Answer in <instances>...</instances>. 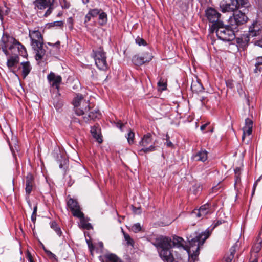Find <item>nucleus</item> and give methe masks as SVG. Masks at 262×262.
Segmentation results:
<instances>
[{
    "label": "nucleus",
    "instance_id": "f257e3e1",
    "mask_svg": "<svg viewBox=\"0 0 262 262\" xmlns=\"http://www.w3.org/2000/svg\"><path fill=\"white\" fill-rule=\"evenodd\" d=\"M153 244L164 262H178L179 260L182 259L181 254L172 249L171 238L166 236L158 237Z\"/></svg>",
    "mask_w": 262,
    "mask_h": 262
},
{
    "label": "nucleus",
    "instance_id": "f03ea898",
    "mask_svg": "<svg viewBox=\"0 0 262 262\" xmlns=\"http://www.w3.org/2000/svg\"><path fill=\"white\" fill-rule=\"evenodd\" d=\"M210 232L208 230L201 233L195 232L193 236H190L187 238L189 242L188 247L190 249V253H187L189 257L195 260L199 254V250L205 241L210 235Z\"/></svg>",
    "mask_w": 262,
    "mask_h": 262
},
{
    "label": "nucleus",
    "instance_id": "7ed1b4c3",
    "mask_svg": "<svg viewBox=\"0 0 262 262\" xmlns=\"http://www.w3.org/2000/svg\"><path fill=\"white\" fill-rule=\"evenodd\" d=\"M205 15L209 23L210 33L226 32V25L220 19L221 14L215 9L208 8L205 10Z\"/></svg>",
    "mask_w": 262,
    "mask_h": 262
},
{
    "label": "nucleus",
    "instance_id": "20e7f679",
    "mask_svg": "<svg viewBox=\"0 0 262 262\" xmlns=\"http://www.w3.org/2000/svg\"><path fill=\"white\" fill-rule=\"evenodd\" d=\"M248 11V9H246L244 11L239 10L233 13V16L229 18L228 24L226 25V31L237 32L238 26L245 23L248 20L245 15L246 12Z\"/></svg>",
    "mask_w": 262,
    "mask_h": 262
},
{
    "label": "nucleus",
    "instance_id": "39448f33",
    "mask_svg": "<svg viewBox=\"0 0 262 262\" xmlns=\"http://www.w3.org/2000/svg\"><path fill=\"white\" fill-rule=\"evenodd\" d=\"M31 40V46L35 54L36 60L43 59L46 55L47 46H43V39L41 34H29Z\"/></svg>",
    "mask_w": 262,
    "mask_h": 262
},
{
    "label": "nucleus",
    "instance_id": "423d86ee",
    "mask_svg": "<svg viewBox=\"0 0 262 262\" xmlns=\"http://www.w3.org/2000/svg\"><path fill=\"white\" fill-rule=\"evenodd\" d=\"M95 64L98 69L101 70H106L108 64L106 62V52L103 51L102 47L93 50V55Z\"/></svg>",
    "mask_w": 262,
    "mask_h": 262
},
{
    "label": "nucleus",
    "instance_id": "0eeeda50",
    "mask_svg": "<svg viewBox=\"0 0 262 262\" xmlns=\"http://www.w3.org/2000/svg\"><path fill=\"white\" fill-rule=\"evenodd\" d=\"M67 205L74 217H83V213L81 211L80 206L76 200L70 198L67 200Z\"/></svg>",
    "mask_w": 262,
    "mask_h": 262
},
{
    "label": "nucleus",
    "instance_id": "6e6552de",
    "mask_svg": "<svg viewBox=\"0 0 262 262\" xmlns=\"http://www.w3.org/2000/svg\"><path fill=\"white\" fill-rule=\"evenodd\" d=\"M152 58L151 54L146 52L143 53L141 55L139 54L134 55L132 58V62L135 65L140 66L146 62H149Z\"/></svg>",
    "mask_w": 262,
    "mask_h": 262
},
{
    "label": "nucleus",
    "instance_id": "1a4fd4ad",
    "mask_svg": "<svg viewBox=\"0 0 262 262\" xmlns=\"http://www.w3.org/2000/svg\"><path fill=\"white\" fill-rule=\"evenodd\" d=\"M26 195L29 198L30 194L36 188L35 179L33 175L29 172L27 173L24 181Z\"/></svg>",
    "mask_w": 262,
    "mask_h": 262
},
{
    "label": "nucleus",
    "instance_id": "9d476101",
    "mask_svg": "<svg viewBox=\"0 0 262 262\" xmlns=\"http://www.w3.org/2000/svg\"><path fill=\"white\" fill-rule=\"evenodd\" d=\"M220 7L223 12H233L239 9L235 0H223L220 4Z\"/></svg>",
    "mask_w": 262,
    "mask_h": 262
},
{
    "label": "nucleus",
    "instance_id": "9b49d317",
    "mask_svg": "<svg viewBox=\"0 0 262 262\" xmlns=\"http://www.w3.org/2000/svg\"><path fill=\"white\" fill-rule=\"evenodd\" d=\"M172 247H177L179 249H183L186 251L187 253H190V249L188 247V245H186V241L182 237L174 235L171 238Z\"/></svg>",
    "mask_w": 262,
    "mask_h": 262
},
{
    "label": "nucleus",
    "instance_id": "f8f14e48",
    "mask_svg": "<svg viewBox=\"0 0 262 262\" xmlns=\"http://www.w3.org/2000/svg\"><path fill=\"white\" fill-rule=\"evenodd\" d=\"M211 213L210 204L206 203L202 205L199 209H194L191 215L194 217L203 218L206 215Z\"/></svg>",
    "mask_w": 262,
    "mask_h": 262
},
{
    "label": "nucleus",
    "instance_id": "ddd939ff",
    "mask_svg": "<svg viewBox=\"0 0 262 262\" xmlns=\"http://www.w3.org/2000/svg\"><path fill=\"white\" fill-rule=\"evenodd\" d=\"M1 42L4 45L9 47V50H12L15 48V45H16V42L18 41L10 34H3Z\"/></svg>",
    "mask_w": 262,
    "mask_h": 262
},
{
    "label": "nucleus",
    "instance_id": "4468645a",
    "mask_svg": "<svg viewBox=\"0 0 262 262\" xmlns=\"http://www.w3.org/2000/svg\"><path fill=\"white\" fill-rule=\"evenodd\" d=\"M47 78L49 82L51 83L52 86L55 87L58 90L62 81L61 77L59 75H56L54 73L51 72L48 75Z\"/></svg>",
    "mask_w": 262,
    "mask_h": 262
},
{
    "label": "nucleus",
    "instance_id": "2eb2a0df",
    "mask_svg": "<svg viewBox=\"0 0 262 262\" xmlns=\"http://www.w3.org/2000/svg\"><path fill=\"white\" fill-rule=\"evenodd\" d=\"M245 125L243 128L242 140H244L246 135L249 136L252 134L253 122L251 119L248 118L245 119Z\"/></svg>",
    "mask_w": 262,
    "mask_h": 262
},
{
    "label": "nucleus",
    "instance_id": "dca6fc26",
    "mask_svg": "<svg viewBox=\"0 0 262 262\" xmlns=\"http://www.w3.org/2000/svg\"><path fill=\"white\" fill-rule=\"evenodd\" d=\"M250 34L243 35L241 37H235L237 46L243 49L246 48L249 41Z\"/></svg>",
    "mask_w": 262,
    "mask_h": 262
},
{
    "label": "nucleus",
    "instance_id": "f3484780",
    "mask_svg": "<svg viewBox=\"0 0 262 262\" xmlns=\"http://www.w3.org/2000/svg\"><path fill=\"white\" fill-rule=\"evenodd\" d=\"M91 133L92 136L96 140V141L101 143L103 141L102 135L101 134V129L98 125H95L91 127Z\"/></svg>",
    "mask_w": 262,
    "mask_h": 262
},
{
    "label": "nucleus",
    "instance_id": "a211bd4d",
    "mask_svg": "<svg viewBox=\"0 0 262 262\" xmlns=\"http://www.w3.org/2000/svg\"><path fill=\"white\" fill-rule=\"evenodd\" d=\"M19 61V57L17 55H14L9 56L7 59V66L12 71V68L15 67Z\"/></svg>",
    "mask_w": 262,
    "mask_h": 262
},
{
    "label": "nucleus",
    "instance_id": "6ab92c4d",
    "mask_svg": "<svg viewBox=\"0 0 262 262\" xmlns=\"http://www.w3.org/2000/svg\"><path fill=\"white\" fill-rule=\"evenodd\" d=\"M53 2H51V0H36L33 2L34 5L36 8L38 9H45Z\"/></svg>",
    "mask_w": 262,
    "mask_h": 262
},
{
    "label": "nucleus",
    "instance_id": "aec40b11",
    "mask_svg": "<svg viewBox=\"0 0 262 262\" xmlns=\"http://www.w3.org/2000/svg\"><path fill=\"white\" fill-rule=\"evenodd\" d=\"M81 103L83 104V105H87L88 106V102L84 100L82 95L78 94L73 99V104L74 107H80Z\"/></svg>",
    "mask_w": 262,
    "mask_h": 262
},
{
    "label": "nucleus",
    "instance_id": "412c9836",
    "mask_svg": "<svg viewBox=\"0 0 262 262\" xmlns=\"http://www.w3.org/2000/svg\"><path fill=\"white\" fill-rule=\"evenodd\" d=\"M22 69L21 74L24 78H25L32 70V66L29 61L22 62L20 64Z\"/></svg>",
    "mask_w": 262,
    "mask_h": 262
},
{
    "label": "nucleus",
    "instance_id": "4be33fe9",
    "mask_svg": "<svg viewBox=\"0 0 262 262\" xmlns=\"http://www.w3.org/2000/svg\"><path fill=\"white\" fill-rule=\"evenodd\" d=\"M262 32V24L258 21H254L249 27V33Z\"/></svg>",
    "mask_w": 262,
    "mask_h": 262
},
{
    "label": "nucleus",
    "instance_id": "5701e85b",
    "mask_svg": "<svg viewBox=\"0 0 262 262\" xmlns=\"http://www.w3.org/2000/svg\"><path fill=\"white\" fill-rule=\"evenodd\" d=\"M217 38L224 41L230 42L235 39V34H216Z\"/></svg>",
    "mask_w": 262,
    "mask_h": 262
},
{
    "label": "nucleus",
    "instance_id": "b1692460",
    "mask_svg": "<svg viewBox=\"0 0 262 262\" xmlns=\"http://www.w3.org/2000/svg\"><path fill=\"white\" fill-rule=\"evenodd\" d=\"M152 135L150 133L144 135L139 142V145L145 147L152 142Z\"/></svg>",
    "mask_w": 262,
    "mask_h": 262
},
{
    "label": "nucleus",
    "instance_id": "393cba45",
    "mask_svg": "<svg viewBox=\"0 0 262 262\" xmlns=\"http://www.w3.org/2000/svg\"><path fill=\"white\" fill-rule=\"evenodd\" d=\"M193 159L196 161L204 162L207 159V152L204 150H201L193 156Z\"/></svg>",
    "mask_w": 262,
    "mask_h": 262
},
{
    "label": "nucleus",
    "instance_id": "a878e982",
    "mask_svg": "<svg viewBox=\"0 0 262 262\" xmlns=\"http://www.w3.org/2000/svg\"><path fill=\"white\" fill-rule=\"evenodd\" d=\"M102 262H123L114 254H108L104 255Z\"/></svg>",
    "mask_w": 262,
    "mask_h": 262
},
{
    "label": "nucleus",
    "instance_id": "bb28decb",
    "mask_svg": "<svg viewBox=\"0 0 262 262\" xmlns=\"http://www.w3.org/2000/svg\"><path fill=\"white\" fill-rule=\"evenodd\" d=\"M15 48H17L19 55L25 58L28 56V54L26 48L19 41L16 42V45H15Z\"/></svg>",
    "mask_w": 262,
    "mask_h": 262
},
{
    "label": "nucleus",
    "instance_id": "cd10ccee",
    "mask_svg": "<svg viewBox=\"0 0 262 262\" xmlns=\"http://www.w3.org/2000/svg\"><path fill=\"white\" fill-rule=\"evenodd\" d=\"M85 107L83 108V107H74L75 113L78 115H82L85 113H87L90 111V106L89 104H88V106L87 105H84Z\"/></svg>",
    "mask_w": 262,
    "mask_h": 262
},
{
    "label": "nucleus",
    "instance_id": "c85d7f7f",
    "mask_svg": "<svg viewBox=\"0 0 262 262\" xmlns=\"http://www.w3.org/2000/svg\"><path fill=\"white\" fill-rule=\"evenodd\" d=\"M237 2L239 9H242L243 11L246 10L250 6V4L248 0H235Z\"/></svg>",
    "mask_w": 262,
    "mask_h": 262
},
{
    "label": "nucleus",
    "instance_id": "c756f323",
    "mask_svg": "<svg viewBox=\"0 0 262 262\" xmlns=\"http://www.w3.org/2000/svg\"><path fill=\"white\" fill-rule=\"evenodd\" d=\"M98 21L99 24L101 25H103L107 23V14L105 12H103L102 10H101V12L98 15Z\"/></svg>",
    "mask_w": 262,
    "mask_h": 262
},
{
    "label": "nucleus",
    "instance_id": "7c9ffc66",
    "mask_svg": "<svg viewBox=\"0 0 262 262\" xmlns=\"http://www.w3.org/2000/svg\"><path fill=\"white\" fill-rule=\"evenodd\" d=\"M191 88L193 91L196 93L202 92L204 89L202 84L198 81L193 82L191 84Z\"/></svg>",
    "mask_w": 262,
    "mask_h": 262
},
{
    "label": "nucleus",
    "instance_id": "2f4dec72",
    "mask_svg": "<svg viewBox=\"0 0 262 262\" xmlns=\"http://www.w3.org/2000/svg\"><path fill=\"white\" fill-rule=\"evenodd\" d=\"M256 63L255 64V68L254 70V72L255 73L260 72L262 69V56L258 57L256 59Z\"/></svg>",
    "mask_w": 262,
    "mask_h": 262
},
{
    "label": "nucleus",
    "instance_id": "473e14b6",
    "mask_svg": "<svg viewBox=\"0 0 262 262\" xmlns=\"http://www.w3.org/2000/svg\"><path fill=\"white\" fill-rule=\"evenodd\" d=\"M88 117L92 120L99 119L101 117V113L99 110H93L89 113Z\"/></svg>",
    "mask_w": 262,
    "mask_h": 262
},
{
    "label": "nucleus",
    "instance_id": "72a5a7b5",
    "mask_svg": "<svg viewBox=\"0 0 262 262\" xmlns=\"http://www.w3.org/2000/svg\"><path fill=\"white\" fill-rule=\"evenodd\" d=\"M60 158H59V156H58L57 161L59 164V167L62 168L67 164L68 160L67 159L65 156H63L61 154H60Z\"/></svg>",
    "mask_w": 262,
    "mask_h": 262
},
{
    "label": "nucleus",
    "instance_id": "f704fd0d",
    "mask_svg": "<svg viewBox=\"0 0 262 262\" xmlns=\"http://www.w3.org/2000/svg\"><path fill=\"white\" fill-rule=\"evenodd\" d=\"M10 150L12 153L14 158L15 159L16 162L17 163L16 159V152H18L19 146L15 143L13 146L11 143H9Z\"/></svg>",
    "mask_w": 262,
    "mask_h": 262
},
{
    "label": "nucleus",
    "instance_id": "c9c22d12",
    "mask_svg": "<svg viewBox=\"0 0 262 262\" xmlns=\"http://www.w3.org/2000/svg\"><path fill=\"white\" fill-rule=\"evenodd\" d=\"M50 226L57 233L58 235L60 236L62 234V231L60 227L58 226L57 224L55 221H52L50 223Z\"/></svg>",
    "mask_w": 262,
    "mask_h": 262
},
{
    "label": "nucleus",
    "instance_id": "e433bc0d",
    "mask_svg": "<svg viewBox=\"0 0 262 262\" xmlns=\"http://www.w3.org/2000/svg\"><path fill=\"white\" fill-rule=\"evenodd\" d=\"M156 147L154 145H151L149 147H144L139 151V154L143 155V153H147L156 150Z\"/></svg>",
    "mask_w": 262,
    "mask_h": 262
},
{
    "label": "nucleus",
    "instance_id": "4c0bfd02",
    "mask_svg": "<svg viewBox=\"0 0 262 262\" xmlns=\"http://www.w3.org/2000/svg\"><path fill=\"white\" fill-rule=\"evenodd\" d=\"M80 220V223H81V226L83 228V229H90L92 228V225L90 223H86L85 221H84V215L83 214V217H82V218H79Z\"/></svg>",
    "mask_w": 262,
    "mask_h": 262
},
{
    "label": "nucleus",
    "instance_id": "58836bf2",
    "mask_svg": "<svg viewBox=\"0 0 262 262\" xmlns=\"http://www.w3.org/2000/svg\"><path fill=\"white\" fill-rule=\"evenodd\" d=\"M63 25V23L62 21H56L47 24L46 25V27L48 28H50L54 27H62Z\"/></svg>",
    "mask_w": 262,
    "mask_h": 262
},
{
    "label": "nucleus",
    "instance_id": "ea45409f",
    "mask_svg": "<svg viewBox=\"0 0 262 262\" xmlns=\"http://www.w3.org/2000/svg\"><path fill=\"white\" fill-rule=\"evenodd\" d=\"M123 234L127 245H130L133 246L134 244V240L130 237L129 234L125 233L124 231H123Z\"/></svg>",
    "mask_w": 262,
    "mask_h": 262
},
{
    "label": "nucleus",
    "instance_id": "a19ab883",
    "mask_svg": "<svg viewBox=\"0 0 262 262\" xmlns=\"http://www.w3.org/2000/svg\"><path fill=\"white\" fill-rule=\"evenodd\" d=\"M237 245L235 244L230 249V254L226 255V256L233 259L234 257V254L236 251Z\"/></svg>",
    "mask_w": 262,
    "mask_h": 262
},
{
    "label": "nucleus",
    "instance_id": "79ce46f5",
    "mask_svg": "<svg viewBox=\"0 0 262 262\" xmlns=\"http://www.w3.org/2000/svg\"><path fill=\"white\" fill-rule=\"evenodd\" d=\"M101 10L97 8L90 9L89 11V15H91L92 17H95L99 15Z\"/></svg>",
    "mask_w": 262,
    "mask_h": 262
},
{
    "label": "nucleus",
    "instance_id": "37998d69",
    "mask_svg": "<svg viewBox=\"0 0 262 262\" xmlns=\"http://www.w3.org/2000/svg\"><path fill=\"white\" fill-rule=\"evenodd\" d=\"M126 137L129 144H132L134 143L135 134L133 131L130 130Z\"/></svg>",
    "mask_w": 262,
    "mask_h": 262
},
{
    "label": "nucleus",
    "instance_id": "c03bdc74",
    "mask_svg": "<svg viewBox=\"0 0 262 262\" xmlns=\"http://www.w3.org/2000/svg\"><path fill=\"white\" fill-rule=\"evenodd\" d=\"M136 43L139 46H146L147 45L146 41L142 37L138 36L136 38Z\"/></svg>",
    "mask_w": 262,
    "mask_h": 262
},
{
    "label": "nucleus",
    "instance_id": "a18cd8bd",
    "mask_svg": "<svg viewBox=\"0 0 262 262\" xmlns=\"http://www.w3.org/2000/svg\"><path fill=\"white\" fill-rule=\"evenodd\" d=\"M141 227L139 223H136L132 227V230L133 232L137 233L141 230Z\"/></svg>",
    "mask_w": 262,
    "mask_h": 262
},
{
    "label": "nucleus",
    "instance_id": "49530a36",
    "mask_svg": "<svg viewBox=\"0 0 262 262\" xmlns=\"http://www.w3.org/2000/svg\"><path fill=\"white\" fill-rule=\"evenodd\" d=\"M234 172L236 182H237V181L240 180L241 168L239 167H236L234 169Z\"/></svg>",
    "mask_w": 262,
    "mask_h": 262
},
{
    "label": "nucleus",
    "instance_id": "de8ad7c7",
    "mask_svg": "<svg viewBox=\"0 0 262 262\" xmlns=\"http://www.w3.org/2000/svg\"><path fill=\"white\" fill-rule=\"evenodd\" d=\"M60 42L59 41H57L54 44L52 43H49V42L48 43L49 45L53 47L54 51L55 52H57L59 51V48H60Z\"/></svg>",
    "mask_w": 262,
    "mask_h": 262
},
{
    "label": "nucleus",
    "instance_id": "09e8293b",
    "mask_svg": "<svg viewBox=\"0 0 262 262\" xmlns=\"http://www.w3.org/2000/svg\"><path fill=\"white\" fill-rule=\"evenodd\" d=\"M48 9H47V10L46 11V12H45V13L44 14L45 17H48L52 13V12L54 9L53 3L51 4V6H49L48 7Z\"/></svg>",
    "mask_w": 262,
    "mask_h": 262
},
{
    "label": "nucleus",
    "instance_id": "8fccbe9b",
    "mask_svg": "<svg viewBox=\"0 0 262 262\" xmlns=\"http://www.w3.org/2000/svg\"><path fill=\"white\" fill-rule=\"evenodd\" d=\"M45 251L46 254H47L48 256L49 257V258L57 260L56 256L54 253H52L49 250H45Z\"/></svg>",
    "mask_w": 262,
    "mask_h": 262
},
{
    "label": "nucleus",
    "instance_id": "3c124183",
    "mask_svg": "<svg viewBox=\"0 0 262 262\" xmlns=\"http://www.w3.org/2000/svg\"><path fill=\"white\" fill-rule=\"evenodd\" d=\"M60 5L63 9H68L70 6V3L66 0L60 2Z\"/></svg>",
    "mask_w": 262,
    "mask_h": 262
},
{
    "label": "nucleus",
    "instance_id": "603ef678",
    "mask_svg": "<svg viewBox=\"0 0 262 262\" xmlns=\"http://www.w3.org/2000/svg\"><path fill=\"white\" fill-rule=\"evenodd\" d=\"M158 86L161 88L162 90H165L167 88V84L166 82H164L163 81H159L158 83Z\"/></svg>",
    "mask_w": 262,
    "mask_h": 262
},
{
    "label": "nucleus",
    "instance_id": "864d4df0",
    "mask_svg": "<svg viewBox=\"0 0 262 262\" xmlns=\"http://www.w3.org/2000/svg\"><path fill=\"white\" fill-rule=\"evenodd\" d=\"M26 258L29 261V262H34L31 253L28 251H27L26 254Z\"/></svg>",
    "mask_w": 262,
    "mask_h": 262
},
{
    "label": "nucleus",
    "instance_id": "5fc2aeb1",
    "mask_svg": "<svg viewBox=\"0 0 262 262\" xmlns=\"http://www.w3.org/2000/svg\"><path fill=\"white\" fill-rule=\"evenodd\" d=\"M226 85L228 88L232 89L234 87V83L233 80H228L226 81Z\"/></svg>",
    "mask_w": 262,
    "mask_h": 262
},
{
    "label": "nucleus",
    "instance_id": "6e6d98bb",
    "mask_svg": "<svg viewBox=\"0 0 262 262\" xmlns=\"http://www.w3.org/2000/svg\"><path fill=\"white\" fill-rule=\"evenodd\" d=\"M200 101H201L202 105H205L208 101V99L206 97L202 96L201 97Z\"/></svg>",
    "mask_w": 262,
    "mask_h": 262
},
{
    "label": "nucleus",
    "instance_id": "4d7b16f0",
    "mask_svg": "<svg viewBox=\"0 0 262 262\" xmlns=\"http://www.w3.org/2000/svg\"><path fill=\"white\" fill-rule=\"evenodd\" d=\"M8 47H6V46L4 45L2 47V51H3V52L4 53V54L6 55V56H8L9 55V52L7 49V48H8Z\"/></svg>",
    "mask_w": 262,
    "mask_h": 262
},
{
    "label": "nucleus",
    "instance_id": "13d9d810",
    "mask_svg": "<svg viewBox=\"0 0 262 262\" xmlns=\"http://www.w3.org/2000/svg\"><path fill=\"white\" fill-rule=\"evenodd\" d=\"M54 106L57 109H59L62 107L63 104H62V102L61 101V102H59L57 103L56 104L54 103Z\"/></svg>",
    "mask_w": 262,
    "mask_h": 262
},
{
    "label": "nucleus",
    "instance_id": "bf43d9fd",
    "mask_svg": "<svg viewBox=\"0 0 262 262\" xmlns=\"http://www.w3.org/2000/svg\"><path fill=\"white\" fill-rule=\"evenodd\" d=\"M165 144L166 145V146L168 147H173V144H172V143L168 139L167 140L166 143H165Z\"/></svg>",
    "mask_w": 262,
    "mask_h": 262
},
{
    "label": "nucleus",
    "instance_id": "052dcab7",
    "mask_svg": "<svg viewBox=\"0 0 262 262\" xmlns=\"http://www.w3.org/2000/svg\"><path fill=\"white\" fill-rule=\"evenodd\" d=\"M262 178V174L258 178V179L256 180V181L254 183V185H253V192L254 191V190L256 187V185H257V183L259 181H260V180H261V179Z\"/></svg>",
    "mask_w": 262,
    "mask_h": 262
},
{
    "label": "nucleus",
    "instance_id": "680f3d73",
    "mask_svg": "<svg viewBox=\"0 0 262 262\" xmlns=\"http://www.w3.org/2000/svg\"><path fill=\"white\" fill-rule=\"evenodd\" d=\"M37 214L33 213L31 215V221L33 223H35Z\"/></svg>",
    "mask_w": 262,
    "mask_h": 262
},
{
    "label": "nucleus",
    "instance_id": "e2e57ef3",
    "mask_svg": "<svg viewBox=\"0 0 262 262\" xmlns=\"http://www.w3.org/2000/svg\"><path fill=\"white\" fill-rule=\"evenodd\" d=\"M91 17H91V15H89V13L88 12V13L85 16L84 22L86 23L87 21H89L90 20Z\"/></svg>",
    "mask_w": 262,
    "mask_h": 262
},
{
    "label": "nucleus",
    "instance_id": "0e129e2a",
    "mask_svg": "<svg viewBox=\"0 0 262 262\" xmlns=\"http://www.w3.org/2000/svg\"><path fill=\"white\" fill-rule=\"evenodd\" d=\"M116 126L121 130H122L123 127L124 126V124L120 122H118L117 123Z\"/></svg>",
    "mask_w": 262,
    "mask_h": 262
},
{
    "label": "nucleus",
    "instance_id": "69168bd1",
    "mask_svg": "<svg viewBox=\"0 0 262 262\" xmlns=\"http://www.w3.org/2000/svg\"><path fill=\"white\" fill-rule=\"evenodd\" d=\"M254 45L256 46H259L262 48V41L258 40L255 42Z\"/></svg>",
    "mask_w": 262,
    "mask_h": 262
},
{
    "label": "nucleus",
    "instance_id": "338daca9",
    "mask_svg": "<svg viewBox=\"0 0 262 262\" xmlns=\"http://www.w3.org/2000/svg\"><path fill=\"white\" fill-rule=\"evenodd\" d=\"M232 260V259L225 256L224 257V262H231Z\"/></svg>",
    "mask_w": 262,
    "mask_h": 262
},
{
    "label": "nucleus",
    "instance_id": "774afa93",
    "mask_svg": "<svg viewBox=\"0 0 262 262\" xmlns=\"http://www.w3.org/2000/svg\"><path fill=\"white\" fill-rule=\"evenodd\" d=\"M207 125H208V123H206V124L202 125L200 127L201 130L202 131H204L205 129V128Z\"/></svg>",
    "mask_w": 262,
    "mask_h": 262
}]
</instances>
